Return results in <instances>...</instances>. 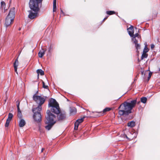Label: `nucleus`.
<instances>
[{
	"label": "nucleus",
	"mask_w": 160,
	"mask_h": 160,
	"mask_svg": "<svg viewBox=\"0 0 160 160\" xmlns=\"http://www.w3.org/2000/svg\"><path fill=\"white\" fill-rule=\"evenodd\" d=\"M28 12H29V14L28 17V18L31 19H33L38 17V13L37 12L38 11H34V12H33L31 10H30Z\"/></svg>",
	"instance_id": "7"
},
{
	"label": "nucleus",
	"mask_w": 160,
	"mask_h": 160,
	"mask_svg": "<svg viewBox=\"0 0 160 160\" xmlns=\"http://www.w3.org/2000/svg\"><path fill=\"white\" fill-rule=\"evenodd\" d=\"M107 17H106V18H105L104 19V20H105L106 19H107Z\"/></svg>",
	"instance_id": "39"
},
{
	"label": "nucleus",
	"mask_w": 160,
	"mask_h": 160,
	"mask_svg": "<svg viewBox=\"0 0 160 160\" xmlns=\"http://www.w3.org/2000/svg\"><path fill=\"white\" fill-rule=\"evenodd\" d=\"M14 19L9 18L8 17H7L4 25L6 27H8L11 25L13 23Z\"/></svg>",
	"instance_id": "8"
},
{
	"label": "nucleus",
	"mask_w": 160,
	"mask_h": 160,
	"mask_svg": "<svg viewBox=\"0 0 160 160\" xmlns=\"http://www.w3.org/2000/svg\"><path fill=\"white\" fill-rule=\"evenodd\" d=\"M40 111L38 110V109L36 111H34L33 108L32 109V111L34 113L33 118L34 121L37 123L40 122L41 120V115L40 112Z\"/></svg>",
	"instance_id": "6"
},
{
	"label": "nucleus",
	"mask_w": 160,
	"mask_h": 160,
	"mask_svg": "<svg viewBox=\"0 0 160 160\" xmlns=\"http://www.w3.org/2000/svg\"><path fill=\"white\" fill-rule=\"evenodd\" d=\"M76 111V108L74 107H72L70 108V113L72 114H75Z\"/></svg>",
	"instance_id": "21"
},
{
	"label": "nucleus",
	"mask_w": 160,
	"mask_h": 160,
	"mask_svg": "<svg viewBox=\"0 0 160 160\" xmlns=\"http://www.w3.org/2000/svg\"><path fill=\"white\" fill-rule=\"evenodd\" d=\"M129 35L131 37H133L134 33L133 28L132 26H131L130 28L128 29Z\"/></svg>",
	"instance_id": "13"
},
{
	"label": "nucleus",
	"mask_w": 160,
	"mask_h": 160,
	"mask_svg": "<svg viewBox=\"0 0 160 160\" xmlns=\"http://www.w3.org/2000/svg\"><path fill=\"white\" fill-rule=\"evenodd\" d=\"M20 120L19 122V126L20 127H24L26 124V122L22 118L20 119Z\"/></svg>",
	"instance_id": "15"
},
{
	"label": "nucleus",
	"mask_w": 160,
	"mask_h": 160,
	"mask_svg": "<svg viewBox=\"0 0 160 160\" xmlns=\"http://www.w3.org/2000/svg\"><path fill=\"white\" fill-rule=\"evenodd\" d=\"M15 8H12L10 10L9 13L7 17L12 19H14L15 17Z\"/></svg>",
	"instance_id": "9"
},
{
	"label": "nucleus",
	"mask_w": 160,
	"mask_h": 160,
	"mask_svg": "<svg viewBox=\"0 0 160 160\" xmlns=\"http://www.w3.org/2000/svg\"><path fill=\"white\" fill-rule=\"evenodd\" d=\"M85 117H83V118H81L80 119H78L76 121L78 122L79 124H80L83 121V119Z\"/></svg>",
	"instance_id": "26"
},
{
	"label": "nucleus",
	"mask_w": 160,
	"mask_h": 160,
	"mask_svg": "<svg viewBox=\"0 0 160 160\" xmlns=\"http://www.w3.org/2000/svg\"><path fill=\"white\" fill-rule=\"evenodd\" d=\"M147 100V98L146 97H142L141 99V102L144 103H145L146 102Z\"/></svg>",
	"instance_id": "23"
},
{
	"label": "nucleus",
	"mask_w": 160,
	"mask_h": 160,
	"mask_svg": "<svg viewBox=\"0 0 160 160\" xmlns=\"http://www.w3.org/2000/svg\"><path fill=\"white\" fill-rule=\"evenodd\" d=\"M79 123L78 122L76 121L74 124V129L75 130H77L78 129V126L79 125Z\"/></svg>",
	"instance_id": "24"
},
{
	"label": "nucleus",
	"mask_w": 160,
	"mask_h": 160,
	"mask_svg": "<svg viewBox=\"0 0 160 160\" xmlns=\"http://www.w3.org/2000/svg\"><path fill=\"white\" fill-rule=\"evenodd\" d=\"M45 123L47 125L45 126L46 129L49 130L55 123V119L56 116L52 114L49 110H48L46 112Z\"/></svg>",
	"instance_id": "2"
},
{
	"label": "nucleus",
	"mask_w": 160,
	"mask_h": 160,
	"mask_svg": "<svg viewBox=\"0 0 160 160\" xmlns=\"http://www.w3.org/2000/svg\"><path fill=\"white\" fill-rule=\"evenodd\" d=\"M123 137H124V138H126L127 139H128V138L127 137V136L126 135H124V134L123 135Z\"/></svg>",
	"instance_id": "36"
},
{
	"label": "nucleus",
	"mask_w": 160,
	"mask_h": 160,
	"mask_svg": "<svg viewBox=\"0 0 160 160\" xmlns=\"http://www.w3.org/2000/svg\"><path fill=\"white\" fill-rule=\"evenodd\" d=\"M17 107L18 109V118H19L20 119H21L22 118V114L21 112V111L20 110V109L19 108V104L20 102L18 101L17 102Z\"/></svg>",
	"instance_id": "10"
},
{
	"label": "nucleus",
	"mask_w": 160,
	"mask_h": 160,
	"mask_svg": "<svg viewBox=\"0 0 160 160\" xmlns=\"http://www.w3.org/2000/svg\"><path fill=\"white\" fill-rule=\"evenodd\" d=\"M44 149V148H42V149L41 152H42Z\"/></svg>",
	"instance_id": "38"
},
{
	"label": "nucleus",
	"mask_w": 160,
	"mask_h": 160,
	"mask_svg": "<svg viewBox=\"0 0 160 160\" xmlns=\"http://www.w3.org/2000/svg\"><path fill=\"white\" fill-rule=\"evenodd\" d=\"M149 51V49H148V47L146 44L145 45V47L144 48V49L143 52L145 53H146L148 52Z\"/></svg>",
	"instance_id": "28"
},
{
	"label": "nucleus",
	"mask_w": 160,
	"mask_h": 160,
	"mask_svg": "<svg viewBox=\"0 0 160 160\" xmlns=\"http://www.w3.org/2000/svg\"><path fill=\"white\" fill-rule=\"evenodd\" d=\"M152 74V73L151 72H150L149 73V76L148 78V80H149V79L150 78Z\"/></svg>",
	"instance_id": "34"
},
{
	"label": "nucleus",
	"mask_w": 160,
	"mask_h": 160,
	"mask_svg": "<svg viewBox=\"0 0 160 160\" xmlns=\"http://www.w3.org/2000/svg\"><path fill=\"white\" fill-rule=\"evenodd\" d=\"M56 0H53V12H55L56 11Z\"/></svg>",
	"instance_id": "20"
},
{
	"label": "nucleus",
	"mask_w": 160,
	"mask_h": 160,
	"mask_svg": "<svg viewBox=\"0 0 160 160\" xmlns=\"http://www.w3.org/2000/svg\"><path fill=\"white\" fill-rule=\"evenodd\" d=\"M37 72L38 74V76H39V74L41 75H43L44 74V72L42 70L40 69L37 70Z\"/></svg>",
	"instance_id": "19"
},
{
	"label": "nucleus",
	"mask_w": 160,
	"mask_h": 160,
	"mask_svg": "<svg viewBox=\"0 0 160 160\" xmlns=\"http://www.w3.org/2000/svg\"><path fill=\"white\" fill-rule=\"evenodd\" d=\"M19 64V62L18 60V58L16 59L14 63L13 66L14 68L15 72L18 74L17 72V67Z\"/></svg>",
	"instance_id": "14"
},
{
	"label": "nucleus",
	"mask_w": 160,
	"mask_h": 160,
	"mask_svg": "<svg viewBox=\"0 0 160 160\" xmlns=\"http://www.w3.org/2000/svg\"><path fill=\"white\" fill-rule=\"evenodd\" d=\"M141 73H142V75H143L144 74V71H143Z\"/></svg>",
	"instance_id": "37"
},
{
	"label": "nucleus",
	"mask_w": 160,
	"mask_h": 160,
	"mask_svg": "<svg viewBox=\"0 0 160 160\" xmlns=\"http://www.w3.org/2000/svg\"><path fill=\"white\" fill-rule=\"evenodd\" d=\"M46 51V48L43 47L42 48V50L39 52L38 55L39 57L42 58L44 55L45 52Z\"/></svg>",
	"instance_id": "11"
},
{
	"label": "nucleus",
	"mask_w": 160,
	"mask_h": 160,
	"mask_svg": "<svg viewBox=\"0 0 160 160\" xmlns=\"http://www.w3.org/2000/svg\"><path fill=\"white\" fill-rule=\"evenodd\" d=\"M42 84H43V87L44 88H48V86L45 85V83L43 82H42Z\"/></svg>",
	"instance_id": "32"
},
{
	"label": "nucleus",
	"mask_w": 160,
	"mask_h": 160,
	"mask_svg": "<svg viewBox=\"0 0 160 160\" xmlns=\"http://www.w3.org/2000/svg\"><path fill=\"white\" fill-rule=\"evenodd\" d=\"M5 3L3 1H2L1 2V8L2 10H4V12L7 10V9H5Z\"/></svg>",
	"instance_id": "18"
},
{
	"label": "nucleus",
	"mask_w": 160,
	"mask_h": 160,
	"mask_svg": "<svg viewBox=\"0 0 160 160\" xmlns=\"http://www.w3.org/2000/svg\"><path fill=\"white\" fill-rule=\"evenodd\" d=\"M139 35V34L138 33H137L135 34L134 35H133V36H134V38L133 39V40L136 37H138Z\"/></svg>",
	"instance_id": "33"
},
{
	"label": "nucleus",
	"mask_w": 160,
	"mask_h": 160,
	"mask_svg": "<svg viewBox=\"0 0 160 160\" xmlns=\"http://www.w3.org/2000/svg\"><path fill=\"white\" fill-rule=\"evenodd\" d=\"M11 121L7 119L6 122V123L5 124V127H8L9 126V123Z\"/></svg>",
	"instance_id": "29"
},
{
	"label": "nucleus",
	"mask_w": 160,
	"mask_h": 160,
	"mask_svg": "<svg viewBox=\"0 0 160 160\" xmlns=\"http://www.w3.org/2000/svg\"><path fill=\"white\" fill-rule=\"evenodd\" d=\"M111 110V108H106L103 109V113H104L110 111Z\"/></svg>",
	"instance_id": "25"
},
{
	"label": "nucleus",
	"mask_w": 160,
	"mask_h": 160,
	"mask_svg": "<svg viewBox=\"0 0 160 160\" xmlns=\"http://www.w3.org/2000/svg\"><path fill=\"white\" fill-rule=\"evenodd\" d=\"M48 106L51 107V111L54 113L58 114L60 112L59 104L55 99L51 98L49 102Z\"/></svg>",
	"instance_id": "3"
},
{
	"label": "nucleus",
	"mask_w": 160,
	"mask_h": 160,
	"mask_svg": "<svg viewBox=\"0 0 160 160\" xmlns=\"http://www.w3.org/2000/svg\"><path fill=\"white\" fill-rule=\"evenodd\" d=\"M137 102V99L132 100L130 102H125L121 104L118 109H120L118 112L119 115H128L131 113V110L135 107Z\"/></svg>",
	"instance_id": "1"
},
{
	"label": "nucleus",
	"mask_w": 160,
	"mask_h": 160,
	"mask_svg": "<svg viewBox=\"0 0 160 160\" xmlns=\"http://www.w3.org/2000/svg\"><path fill=\"white\" fill-rule=\"evenodd\" d=\"M21 30V28H19V30Z\"/></svg>",
	"instance_id": "40"
},
{
	"label": "nucleus",
	"mask_w": 160,
	"mask_h": 160,
	"mask_svg": "<svg viewBox=\"0 0 160 160\" xmlns=\"http://www.w3.org/2000/svg\"><path fill=\"white\" fill-rule=\"evenodd\" d=\"M13 117V115L10 113L8 114V118L7 119L11 121Z\"/></svg>",
	"instance_id": "22"
},
{
	"label": "nucleus",
	"mask_w": 160,
	"mask_h": 160,
	"mask_svg": "<svg viewBox=\"0 0 160 160\" xmlns=\"http://www.w3.org/2000/svg\"><path fill=\"white\" fill-rule=\"evenodd\" d=\"M135 122L133 121H132L129 122L128 123V127L132 128L135 126Z\"/></svg>",
	"instance_id": "17"
},
{
	"label": "nucleus",
	"mask_w": 160,
	"mask_h": 160,
	"mask_svg": "<svg viewBox=\"0 0 160 160\" xmlns=\"http://www.w3.org/2000/svg\"><path fill=\"white\" fill-rule=\"evenodd\" d=\"M33 98L34 101L38 105V106L36 108H33L34 111L38 110L41 111L42 110L41 106L45 102V99L42 96L34 95L33 97Z\"/></svg>",
	"instance_id": "4"
},
{
	"label": "nucleus",
	"mask_w": 160,
	"mask_h": 160,
	"mask_svg": "<svg viewBox=\"0 0 160 160\" xmlns=\"http://www.w3.org/2000/svg\"><path fill=\"white\" fill-rule=\"evenodd\" d=\"M115 13L114 12L112 11H107V13L108 14L112 15Z\"/></svg>",
	"instance_id": "31"
},
{
	"label": "nucleus",
	"mask_w": 160,
	"mask_h": 160,
	"mask_svg": "<svg viewBox=\"0 0 160 160\" xmlns=\"http://www.w3.org/2000/svg\"><path fill=\"white\" fill-rule=\"evenodd\" d=\"M147 55L146 53L143 52V53L142 56V59H143V58H146L147 57Z\"/></svg>",
	"instance_id": "30"
},
{
	"label": "nucleus",
	"mask_w": 160,
	"mask_h": 160,
	"mask_svg": "<svg viewBox=\"0 0 160 160\" xmlns=\"http://www.w3.org/2000/svg\"><path fill=\"white\" fill-rule=\"evenodd\" d=\"M85 117H83V118H81L80 119H78L76 121L78 122L79 124H80L83 121V119Z\"/></svg>",
	"instance_id": "27"
},
{
	"label": "nucleus",
	"mask_w": 160,
	"mask_h": 160,
	"mask_svg": "<svg viewBox=\"0 0 160 160\" xmlns=\"http://www.w3.org/2000/svg\"><path fill=\"white\" fill-rule=\"evenodd\" d=\"M42 0H30L29 7L33 11H38L39 10V3H41Z\"/></svg>",
	"instance_id": "5"
},
{
	"label": "nucleus",
	"mask_w": 160,
	"mask_h": 160,
	"mask_svg": "<svg viewBox=\"0 0 160 160\" xmlns=\"http://www.w3.org/2000/svg\"><path fill=\"white\" fill-rule=\"evenodd\" d=\"M155 46L154 44H152L151 45L150 47L151 49H152L154 48Z\"/></svg>",
	"instance_id": "35"
},
{
	"label": "nucleus",
	"mask_w": 160,
	"mask_h": 160,
	"mask_svg": "<svg viewBox=\"0 0 160 160\" xmlns=\"http://www.w3.org/2000/svg\"><path fill=\"white\" fill-rule=\"evenodd\" d=\"M57 117L59 120H62L64 119L66 117V115L64 113L61 112L57 114Z\"/></svg>",
	"instance_id": "12"
},
{
	"label": "nucleus",
	"mask_w": 160,
	"mask_h": 160,
	"mask_svg": "<svg viewBox=\"0 0 160 160\" xmlns=\"http://www.w3.org/2000/svg\"><path fill=\"white\" fill-rule=\"evenodd\" d=\"M134 41V43L135 44V47L136 49L137 50H138L139 49H140V46L139 44L138 43V41L136 40V38H135L133 40Z\"/></svg>",
	"instance_id": "16"
}]
</instances>
